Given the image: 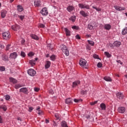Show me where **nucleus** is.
Returning <instances> with one entry per match:
<instances>
[{
    "mask_svg": "<svg viewBox=\"0 0 127 127\" xmlns=\"http://www.w3.org/2000/svg\"><path fill=\"white\" fill-rule=\"evenodd\" d=\"M61 48L63 52L64 53L66 56H69V50L67 48V47L64 45L61 46Z\"/></svg>",
    "mask_w": 127,
    "mask_h": 127,
    "instance_id": "obj_1",
    "label": "nucleus"
},
{
    "mask_svg": "<svg viewBox=\"0 0 127 127\" xmlns=\"http://www.w3.org/2000/svg\"><path fill=\"white\" fill-rule=\"evenodd\" d=\"M2 36L4 39H9V38H10V33L8 31L4 32L2 33Z\"/></svg>",
    "mask_w": 127,
    "mask_h": 127,
    "instance_id": "obj_2",
    "label": "nucleus"
},
{
    "mask_svg": "<svg viewBox=\"0 0 127 127\" xmlns=\"http://www.w3.org/2000/svg\"><path fill=\"white\" fill-rule=\"evenodd\" d=\"M86 63H87V61H86V60H81L79 62V65H80V66H81V67H84L85 69H87V65Z\"/></svg>",
    "mask_w": 127,
    "mask_h": 127,
    "instance_id": "obj_3",
    "label": "nucleus"
},
{
    "mask_svg": "<svg viewBox=\"0 0 127 127\" xmlns=\"http://www.w3.org/2000/svg\"><path fill=\"white\" fill-rule=\"evenodd\" d=\"M78 7L80 8H86V9H90V6L86 4L79 3L78 4Z\"/></svg>",
    "mask_w": 127,
    "mask_h": 127,
    "instance_id": "obj_4",
    "label": "nucleus"
},
{
    "mask_svg": "<svg viewBox=\"0 0 127 127\" xmlns=\"http://www.w3.org/2000/svg\"><path fill=\"white\" fill-rule=\"evenodd\" d=\"M27 72L28 74H29L30 76H35V74H36V71L33 69H30Z\"/></svg>",
    "mask_w": 127,
    "mask_h": 127,
    "instance_id": "obj_5",
    "label": "nucleus"
},
{
    "mask_svg": "<svg viewBox=\"0 0 127 127\" xmlns=\"http://www.w3.org/2000/svg\"><path fill=\"white\" fill-rule=\"evenodd\" d=\"M40 13L42 15H47L48 14V11L47 10V8H43L41 11Z\"/></svg>",
    "mask_w": 127,
    "mask_h": 127,
    "instance_id": "obj_6",
    "label": "nucleus"
},
{
    "mask_svg": "<svg viewBox=\"0 0 127 127\" xmlns=\"http://www.w3.org/2000/svg\"><path fill=\"white\" fill-rule=\"evenodd\" d=\"M17 57V54L16 52H14L13 53L10 54L9 58L11 59H15Z\"/></svg>",
    "mask_w": 127,
    "mask_h": 127,
    "instance_id": "obj_7",
    "label": "nucleus"
},
{
    "mask_svg": "<svg viewBox=\"0 0 127 127\" xmlns=\"http://www.w3.org/2000/svg\"><path fill=\"white\" fill-rule=\"evenodd\" d=\"M118 112L121 114H124L126 112V108L123 107H120L118 108Z\"/></svg>",
    "mask_w": 127,
    "mask_h": 127,
    "instance_id": "obj_8",
    "label": "nucleus"
},
{
    "mask_svg": "<svg viewBox=\"0 0 127 127\" xmlns=\"http://www.w3.org/2000/svg\"><path fill=\"white\" fill-rule=\"evenodd\" d=\"M117 97L119 100H123L124 99V94L121 92H118L117 93Z\"/></svg>",
    "mask_w": 127,
    "mask_h": 127,
    "instance_id": "obj_9",
    "label": "nucleus"
},
{
    "mask_svg": "<svg viewBox=\"0 0 127 127\" xmlns=\"http://www.w3.org/2000/svg\"><path fill=\"white\" fill-rule=\"evenodd\" d=\"M19 91L21 92L22 93H24V94H27V93L28 92V89H27L26 87H23L20 89Z\"/></svg>",
    "mask_w": 127,
    "mask_h": 127,
    "instance_id": "obj_10",
    "label": "nucleus"
},
{
    "mask_svg": "<svg viewBox=\"0 0 127 127\" xmlns=\"http://www.w3.org/2000/svg\"><path fill=\"white\" fill-rule=\"evenodd\" d=\"M80 80H76L72 83V88H75V87H77L78 85H80Z\"/></svg>",
    "mask_w": 127,
    "mask_h": 127,
    "instance_id": "obj_11",
    "label": "nucleus"
},
{
    "mask_svg": "<svg viewBox=\"0 0 127 127\" xmlns=\"http://www.w3.org/2000/svg\"><path fill=\"white\" fill-rule=\"evenodd\" d=\"M113 45H114L115 47H120L122 45V43L120 41H116L114 43Z\"/></svg>",
    "mask_w": 127,
    "mask_h": 127,
    "instance_id": "obj_12",
    "label": "nucleus"
},
{
    "mask_svg": "<svg viewBox=\"0 0 127 127\" xmlns=\"http://www.w3.org/2000/svg\"><path fill=\"white\" fill-rule=\"evenodd\" d=\"M2 57V60L3 61H8V56H7L6 55H2L1 56Z\"/></svg>",
    "mask_w": 127,
    "mask_h": 127,
    "instance_id": "obj_13",
    "label": "nucleus"
},
{
    "mask_svg": "<svg viewBox=\"0 0 127 127\" xmlns=\"http://www.w3.org/2000/svg\"><path fill=\"white\" fill-rule=\"evenodd\" d=\"M66 9L67 11H68L69 12H71V11H73V10L75 9V8L73 6L69 5L66 8Z\"/></svg>",
    "mask_w": 127,
    "mask_h": 127,
    "instance_id": "obj_14",
    "label": "nucleus"
},
{
    "mask_svg": "<svg viewBox=\"0 0 127 127\" xmlns=\"http://www.w3.org/2000/svg\"><path fill=\"white\" fill-rule=\"evenodd\" d=\"M112 28V26L110 24H106L104 25V29H106V30H110Z\"/></svg>",
    "mask_w": 127,
    "mask_h": 127,
    "instance_id": "obj_15",
    "label": "nucleus"
},
{
    "mask_svg": "<svg viewBox=\"0 0 127 127\" xmlns=\"http://www.w3.org/2000/svg\"><path fill=\"white\" fill-rule=\"evenodd\" d=\"M64 30L66 33V36H70L71 35V32L67 28H64Z\"/></svg>",
    "mask_w": 127,
    "mask_h": 127,
    "instance_id": "obj_16",
    "label": "nucleus"
},
{
    "mask_svg": "<svg viewBox=\"0 0 127 127\" xmlns=\"http://www.w3.org/2000/svg\"><path fill=\"white\" fill-rule=\"evenodd\" d=\"M6 10H3L1 11V16L2 18H4L5 17V14L7 13Z\"/></svg>",
    "mask_w": 127,
    "mask_h": 127,
    "instance_id": "obj_17",
    "label": "nucleus"
},
{
    "mask_svg": "<svg viewBox=\"0 0 127 127\" xmlns=\"http://www.w3.org/2000/svg\"><path fill=\"white\" fill-rule=\"evenodd\" d=\"M65 102L67 105H70V104H72V99H71V98H68L65 99Z\"/></svg>",
    "mask_w": 127,
    "mask_h": 127,
    "instance_id": "obj_18",
    "label": "nucleus"
},
{
    "mask_svg": "<svg viewBox=\"0 0 127 127\" xmlns=\"http://www.w3.org/2000/svg\"><path fill=\"white\" fill-rule=\"evenodd\" d=\"M51 65V63L50 61H47L46 64L45 65V67L46 69H48Z\"/></svg>",
    "mask_w": 127,
    "mask_h": 127,
    "instance_id": "obj_19",
    "label": "nucleus"
},
{
    "mask_svg": "<svg viewBox=\"0 0 127 127\" xmlns=\"http://www.w3.org/2000/svg\"><path fill=\"white\" fill-rule=\"evenodd\" d=\"M80 14L81 15L83 16V17H86V16H88V13L85 12V11L81 10L80 11Z\"/></svg>",
    "mask_w": 127,
    "mask_h": 127,
    "instance_id": "obj_20",
    "label": "nucleus"
},
{
    "mask_svg": "<svg viewBox=\"0 0 127 127\" xmlns=\"http://www.w3.org/2000/svg\"><path fill=\"white\" fill-rule=\"evenodd\" d=\"M40 0H36L34 1V5L35 6H40V5H41V4H40Z\"/></svg>",
    "mask_w": 127,
    "mask_h": 127,
    "instance_id": "obj_21",
    "label": "nucleus"
},
{
    "mask_svg": "<svg viewBox=\"0 0 127 127\" xmlns=\"http://www.w3.org/2000/svg\"><path fill=\"white\" fill-rule=\"evenodd\" d=\"M10 82H12L13 84H16L17 83V80L16 79L13 78V77L9 78Z\"/></svg>",
    "mask_w": 127,
    "mask_h": 127,
    "instance_id": "obj_22",
    "label": "nucleus"
},
{
    "mask_svg": "<svg viewBox=\"0 0 127 127\" xmlns=\"http://www.w3.org/2000/svg\"><path fill=\"white\" fill-rule=\"evenodd\" d=\"M100 108H101V110L102 111H105L106 110V104H105L104 103H101L100 104Z\"/></svg>",
    "mask_w": 127,
    "mask_h": 127,
    "instance_id": "obj_23",
    "label": "nucleus"
},
{
    "mask_svg": "<svg viewBox=\"0 0 127 127\" xmlns=\"http://www.w3.org/2000/svg\"><path fill=\"white\" fill-rule=\"evenodd\" d=\"M89 92V89L82 90L81 91V95H87V92Z\"/></svg>",
    "mask_w": 127,
    "mask_h": 127,
    "instance_id": "obj_24",
    "label": "nucleus"
},
{
    "mask_svg": "<svg viewBox=\"0 0 127 127\" xmlns=\"http://www.w3.org/2000/svg\"><path fill=\"white\" fill-rule=\"evenodd\" d=\"M0 109H2L4 112H6V110H7V108H6V106L5 105H0Z\"/></svg>",
    "mask_w": 127,
    "mask_h": 127,
    "instance_id": "obj_25",
    "label": "nucleus"
},
{
    "mask_svg": "<svg viewBox=\"0 0 127 127\" xmlns=\"http://www.w3.org/2000/svg\"><path fill=\"white\" fill-rule=\"evenodd\" d=\"M29 63L32 67H33V66H34L36 64L35 61L34 60H30Z\"/></svg>",
    "mask_w": 127,
    "mask_h": 127,
    "instance_id": "obj_26",
    "label": "nucleus"
},
{
    "mask_svg": "<svg viewBox=\"0 0 127 127\" xmlns=\"http://www.w3.org/2000/svg\"><path fill=\"white\" fill-rule=\"evenodd\" d=\"M31 37L35 40H39V38H38V37L35 35H31Z\"/></svg>",
    "mask_w": 127,
    "mask_h": 127,
    "instance_id": "obj_27",
    "label": "nucleus"
},
{
    "mask_svg": "<svg viewBox=\"0 0 127 127\" xmlns=\"http://www.w3.org/2000/svg\"><path fill=\"white\" fill-rule=\"evenodd\" d=\"M104 79L105 81L107 82H112V78L109 76H105L104 77Z\"/></svg>",
    "mask_w": 127,
    "mask_h": 127,
    "instance_id": "obj_28",
    "label": "nucleus"
},
{
    "mask_svg": "<svg viewBox=\"0 0 127 127\" xmlns=\"http://www.w3.org/2000/svg\"><path fill=\"white\" fill-rule=\"evenodd\" d=\"M104 55H105L107 58H111L112 57V55L109 54V53L108 52H105Z\"/></svg>",
    "mask_w": 127,
    "mask_h": 127,
    "instance_id": "obj_29",
    "label": "nucleus"
},
{
    "mask_svg": "<svg viewBox=\"0 0 127 127\" xmlns=\"http://www.w3.org/2000/svg\"><path fill=\"white\" fill-rule=\"evenodd\" d=\"M62 127H68L67 125V122L65 121H63L61 124Z\"/></svg>",
    "mask_w": 127,
    "mask_h": 127,
    "instance_id": "obj_30",
    "label": "nucleus"
},
{
    "mask_svg": "<svg viewBox=\"0 0 127 127\" xmlns=\"http://www.w3.org/2000/svg\"><path fill=\"white\" fill-rule=\"evenodd\" d=\"M122 35H126V34H127V27H125V28L123 29V30H122Z\"/></svg>",
    "mask_w": 127,
    "mask_h": 127,
    "instance_id": "obj_31",
    "label": "nucleus"
},
{
    "mask_svg": "<svg viewBox=\"0 0 127 127\" xmlns=\"http://www.w3.org/2000/svg\"><path fill=\"white\" fill-rule=\"evenodd\" d=\"M17 9L18 11L21 12L23 10V8H22V6L21 5H17Z\"/></svg>",
    "mask_w": 127,
    "mask_h": 127,
    "instance_id": "obj_32",
    "label": "nucleus"
},
{
    "mask_svg": "<svg viewBox=\"0 0 127 127\" xmlns=\"http://www.w3.org/2000/svg\"><path fill=\"white\" fill-rule=\"evenodd\" d=\"M70 20H71L72 22H75V20H76V16L73 15L70 17Z\"/></svg>",
    "mask_w": 127,
    "mask_h": 127,
    "instance_id": "obj_33",
    "label": "nucleus"
},
{
    "mask_svg": "<svg viewBox=\"0 0 127 127\" xmlns=\"http://www.w3.org/2000/svg\"><path fill=\"white\" fill-rule=\"evenodd\" d=\"M87 42L89 44L91 45V46H94V45H95V42L92 41L88 40Z\"/></svg>",
    "mask_w": 127,
    "mask_h": 127,
    "instance_id": "obj_34",
    "label": "nucleus"
},
{
    "mask_svg": "<svg viewBox=\"0 0 127 127\" xmlns=\"http://www.w3.org/2000/svg\"><path fill=\"white\" fill-rule=\"evenodd\" d=\"M87 28H88V29H89L90 30H92V29H93V28H94V26H92V24H89L88 25Z\"/></svg>",
    "mask_w": 127,
    "mask_h": 127,
    "instance_id": "obj_35",
    "label": "nucleus"
},
{
    "mask_svg": "<svg viewBox=\"0 0 127 127\" xmlns=\"http://www.w3.org/2000/svg\"><path fill=\"white\" fill-rule=\"evenodd\" d=\"M97 66L98 68H102V67H103V64H102V63L99 62L97 64Z\"/></svg>",
    "mask_w": 127,
    "mask_h": 127,
    "instance_id": "obj_36",
    "label": "nucleus"
},
{
    "mask_svg": "<svg viewBox=\"0 0 127 127\" xmlns=\"http://www.w3.org/2000/svg\"><path fill=\"white\" fill-rule=\"evenodd\" d=\"M93 8H94V9H96V10H97V11H101V10H102V9H101V8H97L96 7H95V6H92Z\"/></svg>",
    "mask_w": 127,
    "mask_h": 127,
    "instance_id": "obj_37",
    "label": "nucleus"
},
{
    "mask_svg": "<svg viewBox=\"0 0 127 127\" xmlns=\"http://www.w3.org/2000/svg\"><path fill=\"white\" fill-rule=\"evenodd\" d=\"M16 27H17V25H13L11 26V29L15 31H16Z\"/></svg>",
    "mask_w": 127,
    "mask_h": 127,
    "instance_id": "obj_38",
    "label": "nucleus"
},
{
    "mask_svg": "<svg viewBox=\"0 0 127 127\" xmlns=\"http://www.w3.org/2000/svg\"><path fill=\"white\" fill-rule=\"evenodd\" d=\"M73 101L75 103H79V102H82V99H74Z\"/></svg>",
    "mask_w": 127,
    "mask_h": 127,
    "instance_id": "obj_39",
    "label": "nucleus"
},
{
    "mask_svg": "<svg viewBox=\"0 0 127 127\" xmlns=\"http://www.w3.org/2000/svg\"><path fill=\"white\" fill-rule=\"evenodd\" d=\"M55 118H57V120H59V119H60V116H59V114H58L57 113L55 114Z\"/></svg>",
    "mask_w": 127,
    "mask_h": 127,
    "instance_id": "obj_40",
    "label": "nucleus"
},
{
    "mask_svg": "<svg viewBox=\"0 0 127 127\" xmlns=\"http://www.w3.org/2000/svg\"><path fill=\"white\" fill-rule=\"evenodd\" d=\"M33 55H34V53H33L32 52H31L28 54V56H29L30 57L33 56Z\"/></svg>",
    "mask_w": 127,
    "mask_h": 127,
    "instance_id": "obj_41",
    "label": "nucleus"
},
{
    "mask_svg": "<svg viewBox=\"0 0 127 127\" xmlns=\"http://www.w3.org/2000/svg\"><path fill=\"white\" fill-rule=\"evenodd\" d=\"M0 71H5V67L4 66H0Z\"/></svg>",
    "mask_w": 127,
    "mask_h": 127,
    "instance_id": "obj_42",
    "label": "nucleus"
},
{
    "mask_svg": "<svg viewBox=\"0 0 127 127\" xmlns=\"http://www.w3.org/2000/svg\"><path fill=\"white\" fill-rule=\"evenodd\" d=\"M50 58L51 60L54 61V60H55L56 56L55 55H52V56H51Z\"/></svg>",
    "mask_w": 127,
    "mask_h": 127,
    "instance_id": "obj_43",
    "label": "nucleus"
},
{
    "mask_svg": "<svg viewBox=\"0 0 127 127\" xmlns=\"http://www.w3.org/2000/svg\"><path fill=\"white\" fill-rule=\"evenodd\" d=\"M10 99V96L9 95H6L5 96V100H6V101H8Z\"/></svg>",
    "mask_w": 127,
    "mask_h": 127,
    "instance_id": "obj_44",
    "label": "nucleus"
},
{
    "mask_svg": "<svg viewBox=\"0 0 127 127\" xmlns=\"http://www.w3.org/2000/svg\"><path fill=\"white\" fill-rule=\"evenodd\" d=\"M71 28H72V29H76V30H78V29H79V27L77 26H73Z\"/></svg>",
    "mask_w": 127,
    "mask_h": 127,
    "instance_id": "obj_45",
    "label": "nucleus"
},
{
    "mask_svg": "<svg viewBox=\"0 0 127 127\" xmlns=\"http://www.w3.org/2000/svg\"><path fill=\"white\" fill-rule=\"evenodd\" d=\"M21 86L20 84H15V89H19V88H20Z\"/></svg>",
    "mask_w": 127,
    "mask_h": 127,
    "instance_id": "obj_46",
    "label": "nucleus"
},
{
    "mask_svg": "<svg viewBox=\"0 0 127 127\" xmlns=\"http://www.w3.org/2000/svg\"><path fill=\"white\" fill-rule=\"evenodd\" d=\"M98 103V101H94V102L90 103L91 106H94V105H96Z\"/></svg>",
    "mask_w": 127,
    "mask_h": 127,
    "instance_id": "obj_47",
    "label": "nucleus"
},
{
    "mask_svg": "<svg viewBox=\"0 0 127 127\" xmlns=\"http://www.w3.org/2000/svg\"><path fill=\"white\" fill-rule=\"evenodd\" d=\"M21 56H22V57H25V53H24V52H21Z\"/></svg>",
    "mask_w": 127,
    "mask_h": 127,
    "instance_id": "obj_48",
    "label": "nucleus"
},
{
    "mask_svg": "<svg viewBox=\"0 0 127 127\" xmlns=\"http://www.w3.org/2000/svg\"><path fill=\"white\" fill-rule=\"evenodd\" d=\"M114 8H115V9H116V10H120V7L117 5L114 6Z\"/></svg>",
    "mask_w": 127,
    "mask_h": 127,
    "instance_id": "obj_49",
    "label": "nucleus"
},
{
    "mask_svg": "<svg viewBox=\"0 0 127 127\" xmlns=\"http://www.w3.org/2000/svg\"><path fill=\"white\" fill-rule=\"evenodd\" d=\"M52 125L54 127H57V123H56L54 121H53Z\"/></svg>",
    "mask_w": 127,
    "mask_h": 127,
    "instance_id": "obj_50",
    "label": "nucleus"
},
{
    "mask_svg": "<svg viewBox=\"0 0 127 127\" xmlns=\"http://www.w3.org/2000/svg\"><path fill=\"white\" fill-rule=\"evenodd\" d=\"M93 58H94L95 59H99V56L97 55H93Z\"/></svg>",
    "mask_w": 127,
    "mask_h": 127,
    "instance_id": "obj_51",
    "label": "nucleus"
},
{
    "mask_svg": "<svg viewBox=\"0 0 127 127\" xmlns=\"http://www.w3.org/2000/svg\"><path fill=\"white\" fill-rule=\"evenodd\" d=\"M39 26L41 27V28H44V27H45V25H44L43 24H40Z\"/></svg>",
    "mask_w": 127,
    "mask_h": 127,
    "instance_id": "obj_52",
    "label": "nucleus"
},
{
    "mask_svg": "<svg viewBox=\"0 0 127 127\" xmlns=\"http://www.w3.org/2000/svg\"><path fill=\"white\" fill-rule=\"evenodd\" d=\"M9 47H10V44H8L6 47V50H9Z\"/></svg>",
    "mask_w": 127,
    "mask_h": 127,
    "instance_id": "obj_53",
    "label": "nucleus"
},
{
    "mask_svg": "<svg viewBox=\"0 0 127 127\" xmlns=\"http://www.w3.org/2000/svg\"><path fill=\"white\" fill-rule=\"evenodd\" d=\"M19 17L20 19H21V20H23V19H24V16H23V15L19 16Z\"/></svg>",
    "mask_w": 127,
    "mask_h": 127,
    "instance_id": "obj_54",
    "label": "nucleus"
},
{
    "mask_svg": "<svg viewBox=\"0 0 127 127\" xmlns=\"http://www.w3.org/2000/svg\"><path fill=\"white\" fill-rule=\"evenodd\" d=\"M33 110V107H30L29 108V112H32Z\"/></svg>",
    "mask_w": 127,
    "mask_h": 127,
    "instance_id": "obj_55",
    "label": "nucleus"
},
{
    "mask_svg": "<svg viewBox=\"0 0 127 127\" xmlns=\"http://www.w3.org/2000/svg\"><path fill=\"white\" fill-rule=\"evenodd\" d=\"M50 94H51V95H53L54 94V92H53V90L52 89H51L49 90Z\"/></svg>",
    "mask_w": 127,
    "mask_h": 127,
    "instance_id": "obj_56",
    "label": "nucleus"
},
{
    "mask_svg": "<svg viewBox=\"0 0 127 127\" xmlns=\"http://www.w3.org/2000/svg\"><path fill=\"white\" fill-rule=\"evenodd\" d=\"M25 43V40L24 39H23L21 42V43L22 45H23L24 44V43Z\"/></svg>",
    "mask_w": 127,
    "mask_h": 127,
    "instance_id": "obj_57",
    "label": "nucleus"
},
{
    "mask_svg": "<svg viewBox=\"0 0 127 127\" xmlns=\"http://www.w3.org/2000/svg\"><path fill=\"white\" fill-rule=\"evenodd\" d=\"M34 91L35 92H38V91H39V88L35 87L34 88Z\"/></svg>",
    "mask_w": 127,
    "mask_h": 127,
    "instance_id": "obj_58",
    "label": "nucleus"
},
{
    "mask_svg": "<svg viewBox=\"0 0 127 127\" xmlns=\"http://www.w3.org/2000/svg\"><path fill=\"white\" fill-rule=\"evenodd\" d=\"M38 115H43V112L40 110V111H39V113H38Z\"/></svg>",
    "mask_w": 127,
    "mask_h": 127,
    "instance_id": "obj_59",
    "label": "nucleus"
},
{
    "mask_svg": "<svg viewBox=\"0 0 127 127\" xmlns=\"http://www.w3.org/2000/svg\"><path fill=\"white\" fill-rule=\"evenodd\" d=\"M76 39H81V37H80V36H79V35H77L76 36H75Z\"/></svg>",
    "mask_w": 127,
    "mask_h": 127,
    "instance_id": "obj_60",
    "label": "nucleus"
},
{
    "mask_svg": "<svg viewBox=\"0 0 127 127\" xmlns=\"http://www.w3.org/2000/svg\"><path fill=\"white\" fill-rule=\"evenodd\" d=\"M36 110V111H38V112H40V107H37Z\"/></svg>",
    "mask_w": 127,
    "mask_h": 127,
    "instance_id": "obj_61",
    "label": "nucleus"
},
{
    "mask_svg": "<svg viewBox=\"0 0 127 127\" xmlns=\"http://www.w3.org/2000/svg\"><path fill=\"white\" fill-rule=\"evenodd\" d=\"M48 47H49V49H53V48H52L51 44L48 45Z\"/></svg>",
    "mask_w": 127,
    "mask_h": 127,
    "instance_id": "obj_62",
    "label": "nucleus"
},
{
    "mask_svg": "<svg viewBox=\"0 0 127 127\" xmlns=\"http://www.w3.org/2000/svg\"><path fill=\"white\" fill-rule=\"evenodd\" d=\"M126 10V8L125 7H120V10Z\"/></svg>",
    "mask_w": 127,
    "mask_h": 127,
    "instance_id": "obj_63",
    "label": "nucleus"
},
{
    "mask_svg": "<svg viewBox=\"0 0 127 127\" xmlns=\"http://www.w3.org/2000/svg\"><path fill=\"white\" fill-rule=\"evenodd\" d=\"M109 46H110V47H115V45H114V43L113 44H109Z\"/></svg>",
    "mask_w": 127,
    "mask_h": 127,
    "instance_id": "obj_64",
    "label": "nucleus"
}]
</instances>
